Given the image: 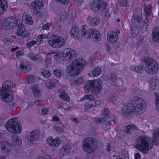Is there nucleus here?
Listing matches in <instances>:
<instances>
[{"instance_id": "obj_2", "label": "nucleus", "mask_w": 159, "mask_h": 159, "mask_svg": "<svg viewBox=\"0 0 159 159\" xmlns=\"http://www.w3.org/2000/svg\"><path fill=\"white\" fill-rule=\"evenodd\" d=\"M142 64V67L145 69L148 74L153 75L158 71L159 67L157 63L152 58L145 57L143 60Z\"/></svg>"}, {"instance_id": "obj_32", "label": "nucleus", "mask_w": 159, "mask_h": 159, "mask_svg": "<svg viewBox=\"0 0 159 159\" xmlns=\"http://www.w3.org/2000/svg\"><path fill=\"white\" fill-rule=\"evenodd\" d=\"M149 83L150 84V89L153 90L155 89L157 84V80L156 77H153L150 79Z\"/></svg>"}, {"instance_id": "obj_41", "label": "nucleus", "mask_w": 159, "mask_h": 159, "mask_svg": "<svg viewBox=\"0 0 159 159\" xmlns=\"http://www.w3.org/2000/svg\"><path fill=\"white\" fill-rule=\"evenodd\" d=\"M115 118L114 116L110 117V118L108 119V120H106V125L108 126L110 125H114L115 123Z\"/></svg>"}, {"instance_id": "obj_8", "label": "nucleus", "mask_w": 159, "mask_h": 159, "mask_svg": "<svg viewBox=\"0 0 159 159\" xmlns=\"http://www.w3.org/2000/svg\"><path fill=\"white\" fill-rule=\"evenodd\" d=\"M82 148L85 152L90 153L93 152L98 146L96 139L92 137L86 138L83 142Z\"/></svg>"}, {"instance_id": "obj_50", "label": "nucleus", "mask_w": 159, "mask_h": 159, "mask_svg": "<svg viewBox=\"0 0 159 159\" xmlns=\"http://www.w3.org/2000/svg\"><path fill=\"white\" fill-rule=\"evenodd\" d=\"M37 44V42L35 41H31L27 43V48H30L33 46Z\"/></svg>"}, {"instance_id": "obj_44", "label": "nucleus", "mask_w": 159, "mask_h": 159, "mask_svg": "<svg viewBox=\"0 0 159 159\" xmlns=\"http://www.w3.org/2000/svg\"><path fill=\"white\" fill-rule=\"evenodd\" d=\"M116 79V74H111L108 77V80L110 81L111 84H115V82Z\"/></svg>"}, {"instance_id": "obj_30", "label": "nucleus", "mask_w": 159, "mask_h": 159, "mask_svg": "<svg viewBox=\"0 0 159 159\" xmlns=\"http://www.w3.org/2000/svg\"><path fill=\"white\" fill-rule=\"evenodd\" d=\"M2 85V88L1 89L7 90L8 89H11L12 88L13 84L12 82L7 81L3 83Z\"/></svg>"}, {"instance_id": "obj_34", "label": "nucleus", "mask_w": 159, "mask_h": 159, "mask_svg": "<svg viewBox=\"0 0 159 159\" xmlns=\"http://www.w3.org/2000/svg\"><path fill=\"white\" fill-rule=\"evenodd\" d=\"M71 148L69 144L68 143L64 145L61 149V151L64 155L68 154L70 151Z\"/></svg>"}, {"instance_id": "obj_53", "label": "nucleus", "mask_w": 159, "mask_h": 159, "mask_svg": "<svg viewBox=\"0 0 159 159\" xmlns=\"http://www.w3.org/2000/svg\"><path fill=\"white\" fill-rule=\"evenodd\" d=\"M43 58L39 54L35 55V57L34 61L39 62H41L43 61Z\"/></svg>"}, {"instance_id": "obj_46", "label": "nucleus", "mask_w": 159, "mask_h": 159, "mask_svg": "<svg viewBox=\"0 0 159 159\" xmlns=\"http://www.w3.org/2000/svg\"><path fill=\"white\" fill-rule=\"evenodd\" d=\"M155 96L156 109L159 112V93H157Z\"/></svg>"}, {"instance_id": "obj_48", "label": "nucleus", "mask_w": 159, "mask_h": 159, "mask_svg": "<svg viewBox=\"0 0 159 159\" xmlns=\"http://www.w3.org/2000/svg\"><path fill=\"white\" fill-rule=\"evenodd\" d=\"M22 20H31L32 17L29 14L26 12L24 13L22 16Z\"/></svg>"}, {"instance_id": "obj_31", "label": "nucleus", "mask_w": 159, "mask_h": 159, "mask_svg": "<svg viewBox=\"0 0 159 159\" xmlns=\"http://www.w3.org/2000/svg\"><path fill=\"white\" fill-rule=\"evenodd\" d=\"M49 37V36L46 34H40L37 38L36 40L37 44L38 45H40L42 44L43 42V39H47Z\"/></svg>"}, {"instance_id": "obj_62", "label": "nucleus", "mask_w": 159, "mask_h": 159, "mask_svg": "<svg viewBox=\"0 0 159 159\" xmlns=\"http://www.w3.org/2000/svg\"><path fill=\"white\" fill-rule=\"evenodd\" d=\"M90 96L89 95H86L84 96L80 100V101H83L84 100H90Z\"/></svg>"}, {"instance_id": "obj_54", "label": "nucleus", "mask_w": 159, "mask_h": 159, "mask_svg": "<svg viewBox=\"0 0 159 159\" xmlns=\"http://www.w3.org/2000/svg\"><path fill=\"white\" fill-rule=\"evenodd\" d=\"M132 16V19L134 20H139L141 19L140 16L137 12H134Z\"/></svg>"}, {"instance_id": "obj_42", "label": "nucleus", "mask_w": 159, "mask_h": 159, "mask_svg": "<svg viewBox=\"0 0 159 159\" xmlns=\"http://www.w3.org/2000/svg\"><path fill=\"white\" fill-rule=\"evenodd\" d=\"M87 27L86 25L83 26L81 27V36L85 37L88 33Z\"/></svg>"}, {"instance_id": "obj_43", "label": "nucleus", "mask_w": 159, "mask_h": 159, "mask_svg": "<svg viewBox=\"0 0 159 159\" xmlns=\"http://www.w3.org/2000/svg\"><path fill=\"white\" fill-rule=\"evenodd\" d=\"M4 22H2L3 27L6 30H8L11 29L10 20H4Z\"/></svg>"}, {"instance_id": "obj_5", "label": "nucleus", "mask_w": 159, "mask_h": 159, "mask_svg": "<svg viewBox=\"0 0 159 159\" xmlns=\"http://www.w3.org/2000/svg\"><path fill=\"white\" fill-rule=\"evenodd\" d=\"M90 8L94 13H98L100 11H105V15L107 17L110 16V14L107 10L106 3L102 0H94L89 4Z\"/></svg>"}, {"instance_id": "obj_15", "label": "nucleus", "mask_w": 159, "mask_h": 159, "mask_svg": "<svg viewBox=\"0 0 159 159\" xmlns=\"http://www.w3.org/2000/svg\"><path fill=\"white\" fill-rule=\"evenodd\" d=\"M43 6V3L41 0H36L31 4L32 11L34 14H37Z\"/></svg>"}, {"instance_id": "obj_14", "label": "nucleus", "mask_w": 159, "mask_h": 159, "mask_svg": "<svg viewBox=\"0 0 159 159\" xmlns=\"http://www.w3.org/2000/svg\"><path fill=\"white\" fill-rule=\"evenodd\" d=\"M91 38L95 41H100L101 38V34L96 29H90L89 30L87 38L89 39Z\"/></svg>"}, {"instance_id": "obj_61", "label": "nucleus", "mask_w": 159, "mask_h": 159, "mask_svg": "<svg viewBox=\"0 0 159 159\" xmlns=\"http://www.w3.org/2000/svg\"><path fill=\"white\" fill-rule=\"evenodd\" d=\"M75 3L78 6H80L83 2V0H74Z\"/></svg>"}, {"instance_id": "obj_29", "label": "nucleus", "mask_w": 159, "mask_h": 159, "mask_svg": "<svg viewBox=\"0 0 159 159\" xmlns=\"http://www.w3.org/2000/svg\"><path fill=\"white\" fill-rule=\"evenodd\" d=\"M57 82V80L55 79L48 80L46 82V86L48 89H52L56 85Z\"/></svg>"}, {"instance_id": "obj_6", "label": "nucleus", "mask_w": 159, "mask_h": 159, "mask_svg": "<svg viewBox=\"0 0 159 159\" xmlns=\"http://www.w3.org/2000/svg\"><path fill=\"white\" fill-rule=\"evenodd\" d=\"M133 112L139 115L144 113L146 110V105L142 98L136 96L133 98L132 102Z\"/></svg>"}, {"instance_id": "obj_36", "label": "nucleus", "mask_w": 159, "mask_h": 159, "mask_svg": "<svg viewBox=\"0 0 159 159\" xmlns=\"http://www.w3.org/2000/svg\"><path fill=\"white\" fill-rule=\"evenodd\" d=\"M59 96L61 99L66 101H69L70 100L68 95L64 90L60 92Z\"/></svg>"}, {"instance_id": "obj_18", "label": "nucleus", "mask_w": 159, "mask_h": 159, "mask_svg": "<svg viewBox=\"0 0 159 159\" xmlns=\"http://www.w3.org/2000/svg\"><path fill=\"white\" fill-rule=\"evenodd\" d=\"M13 146L10 143L7 141L0 142V150L4 152H10L13 149Z\"/></svg>"}, {"instance_id": "obj_17", "label": "nucleus", "mask_w": 159, "mask_h": 159, "mask_svg": "<svg viewBox=\"0 0 159 159\" xmlns=\"http://www.w3.org/2000/svg\"><path fill=\"white\" fill-rule=\"evenodd\" d=\"M118 35L117 33L112 31H109L107 35L108 42L110 43L114 44L118 40Z\"/></svg>"}, {"instance_id": "obj_55", "label": "nucleus", "mask_w": 159, "mask_h": 159, "mask_svg": "<svg viewBox=\"0 0 159 159\" xmlns=\"http://www.w3.org/2000/svg\"><path fill=\"white\" fill-rule=\"evenodd\" d=\"M51 54H54V57L56 60L57 61L61 57V54L58 52H52Z\"/></svg>"}, {"instance_id": "obj_1", "label": "nucleus", "mask_w": 159, "mask_h": 159, "mask_svg": "<svg viewBox=\"0 0 159 159\" xmlns=\"http://www.w3.org/2000/svg\"><path fill=\"white\" fill-rule=\"evenodd\" d=\"M86 64L85 61L82 59H79L73 61L72 64L68 66L67 74L70 76H75L78 75L82 68H84Z\"/></svg>"}, {"instance_id": "obj_22", "label": "nucleus", "mask_w": 159, "mask_h": 159, "mask_svg": "<svg viewBox=\"0 0 159 159\" xmlns=\"http://www.w3.org/2000/svg\"><path fill=\"white\" fill-rule=\"evenodd\" d=\"M40 134L37 130L32 131L30 134V137L28 139L30 143H33L34 141H36L39 139Z\"/></svg>"}, {"instance_id": "obj_11", "label": "nucleus", "mask_w": 159, "mask_h": 159, "mask_svg": "<svg viewBox=\"0 0 159 159\" xmlns=\"http://www.w3.org/2000/svg\"><path fill=\"white\" fill-rule=\"evenodd\" d=\"M11 28L16 26L18 25V29L17 32L18 36H22L24 38L27 37L28 36V33L25 30L22 20H10Z\"/></svg>"}, {"instance_id": "obj_27", "label": "nucleus", "mask_w": 159, "mask_h": 159, "mask_svg": "<svg viewBox=\"0 0 159 159\" xmlns=\"http://www.w3.org/2000/svg\"><path fill=\"white\" fill-rule=\"evenodd\" d=\"M152 37L156 43H159V29L155 28L153 30Z\"/></svg>"}, {"instance_id": "obj_51", "label": "nucleus", "mask_w": 159, "mask_h": 159, "mask_svg": "<svg viewBox=\"0 0 159 159\" xmlns=\"http://www.w3.org/2000/svg\"><path fill=\"white\" fill-rule=\"evenodd\" d=\"M41 73L46 78H49L51 76L50 72L47 70H44Z\"/></svg>"}, {"instance_id": "obj_21", "label": "nucleus", "mask_w": 159, "mask_h": 159, "mask_svg": "<svg viewBox=\"0 0 159 159\" xmlns=\"http://www.w3.org/2000/svg\"><path fill=\"white\" fill-rule=\"evenodd\" d=\"M139 129L134 125H129L126 126L125 129V133L127 134H134V132L139 131Z\"/></svg>"}, {"instance_id": "obj_7", "label": "nucleus", "mask_w": 159, "mask_h": 159, "mask_svg": "<svg viewBox=\"0 0 159 159\" xmlns=\"http://www.w3.org/2000/svg\"><path fill=\"white\" fill-rule=\"evenodd\" d=\"M137 148L142 152L148 154V150L152 147V144L151 139L144 136L141 137L137 139Z\"/></svg>"}, {"instance_id": "obj_49", "label": "nucleus", "mask_w": 159, "mask_h": 159, "mask_svg": "<svg viewBox=\"0 0 159 159\" xmlns=\"http://www.w3.org/2000/svg\"><path fill=\"white\" fill-rule=\"evenodd\" d=\"M53 72L56 76L57 77H60L62 74L61 71L57 69L55 70Z\"/></svg>"}, {"instance_id": "obj_26", "label": "nucleus", "mask_w": 159, "mask_h": 159, "mask_svg": "<svg viewBox=\"0 0 159 159\" xmlns=\"http://www.w3.org/2000/svg\"><path fill=\"white\" fill-rule=\"evenodd\" d=\"M71 35L76 39L78 40L80 38L79 30L76 26H73L70 31Z\"/></svg>"}, {"instance_id": "obj_47", "label": "nucleus", "mask_w": 159, "mask_h": 159, "mask_svg": "<svg viewBox=\"0 0 159 159\" xmlns=\"http://www.w3.org/2000/svg\"><path fill=\"white\" fill-rule=\"evenodd\" d=\"M27 80L28 83L31 84L35 81L36 78L34 75H30L29 76Z\"/></svg>"}, {"instance_id": "obj_23", "label": "nucleus", "mask_w": 159, "mask_h": 159, "mask_svg": "<svg viewBox=\"0 0 159 159\" xmlns=\"http://www.w3.org/2000/svg\"><path fill=\"white\" fill-rule=\"evenodd\" d=\"M85 82L84 79L81 77H79L77 78H75L71 79L70 82L71 85H79L82 84Z\"/></svg>"}, {"instance_id": "obj_45", "label": "nucleus", "mask_w": 159, "mask_h": 159, "mask_svg": "<svg viewBox=\"0 0 159 159\" xmlns=\"http://www.w3.org/2000/svg\"><path fill=\"white\" fill-rule=\"evenodd\" d=\"M106 120L103 119L102 118L95 119L94 120V123L95 124H98L100 123H102L106 125Z\"/></svg>"}, {"instance_id": "obj_59", "label": "nucleus", "mask_w": 159, "mask_h": 159, "mask_svg": "<svg viewBox=\"0 0 159 159\" xmlns=\"http://www.w3.org/2000/svg\"><path fill=\"white\" fill-rule=\"evenodd\" d=\"M35 55H34L33 53L32 52H29L28 54V57L31 59L34 60L35 57Z\"/></svg>"}, {"instance_id": "obj_25", "label": "nucleus", "mask_w": 159, "mask_h": 159, "mask_svg": "<svg viewBox=\"0 0 159 159\" xmlns=\"http://www.w3.org/2000/svg\"><path fill=\"white\" fill-rule=\"evenodd\" d=\"M144 11L145 13L146 16L145 19L146 20L149 19V17L152 16V9L151 5L149 4L148 5L145 6Z\"/></svg>"}, {"instance_id": "obj_33", "label": "nucleus", "mask_w": 159, "mask_h": 159, "mask_svg": "<svg viewBox=\"0 0 159 159\" xmlns=\"http://www.w3.org/2000/svg\"><path fill=\"white\" fill-rule=\"evenodd\" d=\"M34 95L36 97H39L42 94V92L39 88L35 85H33L32 88Z\"/></svg>"}, {"instance_id": "obj_19", "label": "nucleus", "mask_w": 159, "mask_h": 159, "mask_svg": "<svg viewBox=\"0 0 159 159\" xmlns=\"http://www.w3.org/2000/svg\"><path fill=\"white\" fill-rule=\"evenodd\" d=\"M31 69V66L27 63L22 61L18 68L19 71L23 73H27Z\"/></svg>"}, {"instance_id": "obj_52", "label": "nucleus", "mask_w": 159, "mask_h": 159, "mask_svg": "<svg viewBox=\"0 0 159 159\" xmlns=\"http://www.w3.org/2000/svg\"><path fill=\"white\" fill-rule=\"evenodd\" d=\"M118 3L120 6L123 7H125L127 4V1L126 0H118Z\"/></svg>"}, {"instance_id": "obj_10", "label": "nucleus", "mask_w": 159, "mask_h": 159, "mask_svg": "<svg viewBox=\"0 0 159 159\" xmlns=\"http://www.w3.org/2000/svg\"><path fill=\"white\" fill-rule=\"evenodd\" d=\"M48 42L49 45L53 48H59L65 44V40L62 37L52 35L49 37Z\"/></svg>"}, {"instance_id": "obj_4", "label": "nucleus", "mask_w": 159, "mask_h": 159, "mask_svg": "<svg viewBox=\"0 0 159 159\" xmlns=\"http://www.w3.org/2000/svg\"><path fill=\"white\" fill-rule=\"evenodd\" d=\"M148 20H134L131 24V33L135 37L139 34L140 29L144 32L146 31L148 27Z\"/></svg>"}, {"instance_id": "obj_9", "label": "nucleus", "mask_w": 159, "mask_h": 159, "mask_svg": "<svg viewBox=\"0 0 159 159\" xmlns=\"http://www.w3.org/2000/svg\"><path fill=\"white\" fill-rule=\"evenodd\" d=\"M5 127L7 131L11 133L17 134L21 132V129L17 122L16 118L10 119L6 124Z\"/></svg>"}, {"instance_id": "obj_12", "label": "nucleus", "mask_w": 159, "mask_h": 159, "mask_svg": "<svg viewBox=\"0 0 159 159\" xmlns=\"http://www.w3.org/2000/svg\"><path fill=\"white\" fill-rule=\"evenodd\" d=\"M61 55L63 60L67 64L75 59L76 57V52L71 48L65 49Z\"/></svg>"}, {"instance_id": "obj_28", "label": "nucleus", "mask_w": 159, "mask_h": 159, "mask_svg": "<svg viewBox=\"0 0 159 159\" xmlns=\"http://www.w3.org/2000/svg\"><path fill=\"white\" fill-rule=\"evenodd\" d=\"M153 131L154 132L153 137V142L155 143L159 144V129L155 128L153 129Z\"/></svg>"}, {"instance_id": "obj_63", "label": "nucleus", "mask_w": 159, "mask_h": 159, "mask_svg": "<svg viewBox=\"0 0 159 159\" xmlns=\"http://www.w3.org/2000/svg\"><path fill=\"white\" fill-rule=\"evenodd\" d=\"M144 38L143 36L141 35L139 37L138 43L140 44H142L144 41Z\"/></svg>"}, {"instance_id": "obj_35", "label": "nucleus", "mask_w": 159, "mask_h": 159, "mask_svg": "<svg viewBox=\"0 0 159 159\" xmlns=\"http://www.w3.org/2000/svg\"><path fill=\"white\" fill-rule=\"evenodd\" d=\"M12 140L13 143L15 145L20 146L21 144V139L18 136L14 135L12 137Z\"/></svg>"}, {"instance_id": "obj_57", "label": "nucleus", "mask_w": 159, "mask_h": 159, "mask_svg": "<svg viewBox=\"0 0 159 159\" xmlns=\"http://www.w3.org/2000/svg\"><path fill=\"white\" fill-rule=\"evenodd\" d=\"M50 24L48 23H47L44 25H43L42 27V30H46L48 31L49 29V27L50 26Z\"/></svg>"}, {"instance_id": "obj_37", "label": "nucleus", "mask_w": 159, "mask_h": 159, "mask_svg": "<svg viewBox=\"0 0 159 159\" xmlns=\"http://www.w3.org/2000/svg\"><path fill=\"white\" fill-rule=\"evenodd\" d=\"M96 105V103L95 100H91L88 102L85 106V110H88L91 107L95 106Z\"/></svg>"}, {"instance_id": "obj_24", "label": "nucleus", "mask_w": 159, "mask_h": 159, "mask_svg": "<svg viewBox=\"0 0 159 159\" xmlns=\"http://www.w3.org/2000/svg\"><path fill=\"white\" fill-rule=\"evenodd\" d=\"M8 7V3L7 0H0V15L6 11Z\"/></svg>"}, {"instance_id": "obj_40", "label": "nucleus", "mask_w": 159, "mask_h": 159, "mask_svg": "<svg viewBox=\"0 0 159 159\" xmlns=\"http://www.w3.org/2000/svg\"><path fill=\"white\" fill-rule=\"evenodd\" d=\"M130 68L131 70L136 72L139 73H142L143 71V70L141 67L139 66H132L130 67Z\"/></svg>"}, {"instance_id": "obj_16", "label": "nucleus", "mask_w": 159, "mask_h": 159, "mask_svg": "<svg viewBox=\"0 0 159 159\" xmlns=\"http://www.w3.org/2000/svg\"><path fill=\"white\" fill-rule=\"evenodd\" d=\"M47 142L50 146L54 148L58 147L61 143V141L57 137L53 139L52 137L50 136L47 138Z\"/></svg>"}, {"instance_id": "obj_39", "label": "nucleus", "mask_w": 159, "mask_h": 159, "mask_svg": "<svg viewBox=\"0 0 159 159\" xmlns=\"http://www.w3.org/2000/svg\"><path fill=\"white\" fill-rule=\"evenodd\" d=\"M102 72L101 68L98 67L93 69L92 70V73L94 77H97Z\"/></svg>"}, {"instance_id": "obj_20", "label": "nucleus", "mask_w": 159, "mask_h": 159, "mask_svg": "<svg viewBox=\"0 0 159 159\" xmlns=\"http://www.w3.org/2000/svg\"><path fill=\"white\" fill-rule=\"evenodd\" d=\"M133 112L132 106H125L122 110V113L124 116L127 118L131 117Z\"/></svg>"}, {"instance_id": "obj_58", "label": "nucleus", "mask_w": 159, "mask_h": 159, "mask_svg": "<svg viewBox=\"0 0 159 159\" xmlns=\"http://www.w3.org/2000/svg\"><path fill=\"white\" fill-rule=\"evenodd\" d=\"M109 99L111 102L114 103L117 101V98L114 95H111L109 97Z\"/></svg>"}, {"instance_id": "obj_13", "label": "nucleus", "mask_w": 159, "mask_h": 159, "mask_svg": "<svg viewBox=\"0 0 159 159\" xmlns=\"http://www.w3.org/2000/svg\"><path fill=\"white\" fill-rule=\"evenodd\" d=\"M0 98L4 102L9 103L13 100V95L10 93L7 90L0 89Z\"/></svg>"}, {"instance_id": "obj_56", "label": "nucleus", "mask_w": 159, "mask_h": 159, "mask_svg": "<svg viewBox=\"0 0 159 159\" xmlns=\"http://www.w3.org/2000/svg\"><path fill=\"white\" fill-rule=\"evenodd\" d=\"M89 23L91 25L94 27L98 25L99 24V20H90Z\"/></svg>"}, {"instance_id": "obj_38", "label": "nucleus", "mask_w": 159, "mask_h": 159, "mask_svg": "<svg viewBox=\"0 0 159 159\" xmlns=\"http://www.w3.org/2000/svg\"><path fill=\"white\" fill-rule=\"evenodd\" d=\"M101 116L103 119L106 120H108L109 118V111L107 108H104L103 109L102 112Z\"/></svg>"}, {"instance_id": "obj_64", "label": "nucleus", "mask_w": 159, "mask_h": 159, "mask_svg": "<svg viewBox=\"0 0 159 159\" xmlns=\"http://www.w3.org/2000/svg\"><path fill=\"white\" fill-rule=\"evenodd\" d=\"M60 120V118H58L57 116H53L52 118V120L55 122H58Z\"/></svg>"}, {"instance_id": "obj_3", "label": "nucleus", "mask_w": 159, "mask_h": 159, "mask_svg": "<svg viewBox=\"0 0 159 159\" xmlns=\"http://www.w3.org/2000/svg\"><path fill=\"white\" fill-rule=\"evenodd\" d=\"M102 84V80L98 79L88 81L85 84L84 90L86 93L90 91L95 94L100 93L103 89Z\"/></svg>"}, {"instance_id": "obj_60", "label": "nucleus", "mask_w": 159, "mask_h": 159, "mask_svg": "<svg viewBox=\"0 0 159 159\" xmlns=\"http://www.w3.org/2000/svg\"><path fill=\"white\" fill-rule=\"evenodd\" d=\"M57 1L64 5H67L69 3V0H57Z\"/></svg>"}]
</instances>
